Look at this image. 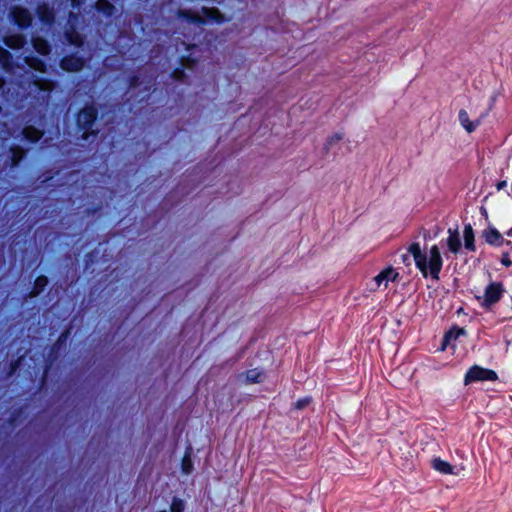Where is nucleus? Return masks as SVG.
<instances>
[{"label": "nucleus", "mask_w": 512, "mask_h": 512, "mask_svg": "<svg viewBox=\"0 0 512 512\" xmlns=\"http://www.w3.org/2000/svg\"><path fill=\"white\" fill-rule=\"evenodd\" d=\"M197 65V59L191 57L190 55H183L179 57V65L175 67L171 73L170 77L180 83H184L187 80V75L185 73V69H194Z\"/></svg>", "instance_id": "obj_8"}, {"label": "nucleus", "mask_w": 512, "mask_h": 512, "mask_svg": "<svg viewBox=\"0 0 512 512\" xmlns=\"http://www.w3.org/2000/svg\"><path fill=\"white\" fill-rule=\"evenodd\" d=\"M447 246L450 252L457 254L461 249V240L457 230H448Z\"/></svg>", "instance_id": "obj_23"}, {"label": "nucleus", "mask_w": 512, "mask_h": 512, "mask_svg": "<svg viewBox=\"0 0 512 512\" xmlns=\"http://www.w3.org/2000/svg\"><path fill=\"white\" fill-rule=\"evenodd\" d=\"M33 49L41 56H48L52 51L50 42L41 36H33L31 39Z\"/></svg>", "instance_id": "obj_18"}, {"label": "nucleus", "mask_w": 512, "mask_h": 512, "mask_svg": "<svg viewBox=\"0 0 512 512\" xmlns=\"http://www.w3.org/2000/svg\"><path fill=\"white\" fill-rule=\"evenodd\" d=\"M11 62H12L11 53L7 49L0 46V64L3 67H7V66L11 65Z\"/></svg>", "instance_id": "obj_30"}, {"label": "nucleus", "mask_w": 512, "mask_h": 512, "mask_svg": "<svg viewBox=\"0 0 512 512\" xmlns=\"http://www.w3.org/2000/svg\"><path fill=\"white\" fill-rule=\"evenodd\" d=\"M467 334L466 330L463 327H459L458 325H453L451 328L445 332L441 349L445 350L447 346L452 345L455 346L453 342H455L460 336H465Z\"/></svg>", "instance_id": "obj_12"}, {"label": "nucleus", "mask_w": 512, "mask_h": 512, "mask_svg": "<svg viewBox=\"0 0 512 512\" xmlns=\"http://www.w3.org/2000/svg\"><path fill=\"white\" fill-rule=\"evenodd\" d=\"M84 0H70V5L74 9H78L83 4Z\"/></svg>", "instance_id": "obj_38"}, {"label": "nucleus", "mask_w": 512, "mask_h": 512, "mask_svg": "<svg viewBox=\"0 0 512 512\" xmlns=\"http://www.w3.org/2000/svg\"><path fill=\"white\" fill-rule=\"evenodd\" d=\"M402 261L405 264H409V255L408 254H403L402 255Z\"/></svg>", "instance_id": "obj_40"}, {"label": "nucleus", "mask_w": 512, "mask_h": 512, "mask_svg": "<svg viewBox=\"0 0 512 512\" xmlns=\"http://www.w3.org/2000/svg\"><path fill=\"white\" fill-rule=\"evenodd\" d=\"M19 363H20L19 359L11 361L10 366H9V373H8L9 376L12 375L17 370V368L19 367Z\"/></svg>", "instance_id": "obj_37"}, {"label": "nucleus", "mask_w": 512, "mask_h": 512, "mask_svg": "<svg viewBox=\"0 0 512 512\" xmlns=\"http://www.w3.org/2000/svg\"><path fill=\"white\" fill-rule=\"evenodd\" d=\"M497 379L498 375L494 370L479 365H473L465 373L464 384L468 385L480 381H496Z\"/></svg>", "instance_id": "obj_6"}, {"label": "nucleus", "mask_w": 512, "mask_h": 512, "mask_svg": "<svg viewBox=\"0 0 512 512\" xmlns=\"http://www.w3.org/2000/svg\"><path fill=\"white\" fill-rule=\"evenodd\" d=\"M141 84L140 76L137 74H132L127 79V86L128 89H135L139 87Z\"/></svg>", "instance_id": "obj_33"}, {"label": "nucleus", "mask_w": 512, "mask_h": 512, "mask_svg": "<svg viewBox=\"0 0 512 512\" xmlns=\"http://www.w3.org/2000/svg\"><path fill=\"white\" fill-rule=\"evenodd\" d=\"M9 17L20 30L28 29L33 22V16L30 11L20 5H14L10 8Z\"/></svg>", "instance_id": "obj_7"}, {"label": "nucleus", "mask_w": 512, "mask_h": 512, "mask_svg": "<svg viewBox=\"0 0 512 512\" xmlns=\"http://www.w3.org/2000/svg\"><path fill=\"white\" fill-rule=\"evenodd\" d=\"M481 238L485 241L486 244L492 247H500L504 244L511 246L512 244L510 240H505L503 235L494 226L491 225L482 231Z\"/></svg>", "instance_id": "obj_10"}, {"label": "nucleus", "mask_w": 512, "mask_h": 512, "mask_svg": "<svg viewBox=\"0 0 512 512\" xmlns=\"http://www.w3.org/2000/svg\"><path fill=\"white\" fill-rule=\"evenodd\" d=\"M428 238H430L429 233H425V234H424V239H428Z\"/></svg>", "instance_id": "obj_43"}, {"label": "nucleus", "mask_w": 512, "mask_h": 512, "mask_svg": "<svg viewBox=\"0 0 512 512\" xmlns=\"http://www.w3.org/2000/svg\"><path fill=\"white\" fill-rule=\"evenodd\" d=\"M407 252L413 257L416 268L424 278L431 277L435 281L440 279L443 259L437 245L431 246L429 256L421 249L418 242L410 244Z\"/></svg>", "instance_id": "obj_1"}, {"label": "nucleus", "mask_w": 512, "mask_h": 512, "mask_svg": "<svg viewBox=\"0 0 512 512\" xmlns=\"http://www.w3.org/2000/svg\"><path fill=\"white\" fill-rule=\"evenodd\" d=\"M35 85L39 90L42 91H50L52 87L51 81L45 78H39L35 80Z\"/></svg>", "instance_id": "obj_32"}, {"label": "nucleus", "mask_w": 512, "mask_h": 512, "mask_svg": "<svg viewBox=\"0 0 512 512\" xmlns=\"http://www.w3.org/2000/svg\"><path fill=\"white\" fill-rule=\"evenodd\" d=\"M95 9L107 18L112 17L116 13L115 5L109 0H96Z\"/></svg>", "instance_id": "obj_21"}, {"label": "nucleus", "mask_w": 512, "mask_h": 512, "mask_svg": "<svg viewBox=\"0 0 512 512\" xmlns=\"http://www.w3.org/2000/svg\"><path fill=\"white\" fill-rule=\"evenodd\" d=\"M71 334V328H65L55 342L50 346L47 355L44 359V367L41 377L39 379V390H44L47 387L48 377L54 364L59 360L62 353L66 350L68 339Z\"/></svg>", "instance_id": "obj_3"}, {"label": "nucleus", "mask_w": 512, "mask_h": 512, "mask_svg": "<svg viewBox=\"0 0 512 512\" xmlns=\"http://www.w3.org/2000/svg\"><path fill=\"white\" fill-rule=\"evenodd\" d=\"M486 116L485 114H482L478 119L471 121L469 119L468 112L465 109H460L458 113V120L461 124V126L468 132L472 133L474 132L477 127L481 124V120L483 117Z\"/></svg>", "instance_id": "obj_15"}, {"label": "nucleus", "mask_w": 512, "mask_h": 512, "mask_svg": "<svg viewBox=\"0 0 512 512\" xmlns=\"http://www.w3.org/2000/svg\"><path fill=\"white\" fill-rule=\"evenodd\" d=\"M181 471L183 474L189 475L193 471V463L188 451L181 460Z\"/></svg>", "instance_id": "obj_28"}, {"label": "nucleus", "mask_w": 512, "mask_h": 512, "mask_svg": "<svg viewBox=\"0 0 512 512\" xmlns=\"http://www.w3.org/2000/svg\"><path fill=\"white\" fill-rule=\"evenodd\" d=\"M3 43L10 49H22L27 43L26 36L22 33H13L3 37Z\"/></svg>", "instance_id": "obj_17"}, {"label": "nucleus", "mask_w": 512, "mask_h": 512, "mask_svg": "<svg viewBox=\"0 0 512 512\" xmlns=\"http://www.w3.org/2000/svg\"><path fill=\"white\" fill-rule=\"evenodd\" d=\"M99 117V110L94 103H86L75 115V124L80 138L84 141L95 139L99 134L96 123Z\"/></svg>", "instance_id": "obj_2"}, {"label": "nucleus", "mask_w": 512, "mask_h": 512, "mask_svg": "<svg viewBox=\"0 0 512 512\" xmlns=\"http://www.w3.org/2000/svg\"><path fill=\"white\" fill-rule=\"evenodd\" d=\"M508 237H512V227L505 233Z\"/></svg>", "instance_id": "obj_42"}, {"label": "nucleus", "mask_w": 512, "mask_h": 512, "mask_svg": "<svg viewBox=\"0 0 512 512\" xmlns=\"http://www.w3.org/2000/svg\"><path fill=\"white\" fill-rule=\"evenodd\" d=\"M24 417H25V407L24 406L17 407L15 409H13V411L10 413V415L7 419V423L11 428H16L23 421Z\"/></svg>", "instance_id": "obj_25"}, {"label": "nucleus", "mask_w": 512, "mask_h": 512, "mask_svg": "<svg viewBox=\"0 0 512 512\" xmlns=\"http://www.w3.org/2000/svg\"><path fill=\"white\" fill-rule=\"evenodd\" d=\"M86 65V59L77 53H69L64 55L60 61V68L69 73L80 72Z\"/></svg>", "instance_id": "obj_9"}, {"label": "nucleus", "mask_w": 512, "mask_h": 512, "mask_svg": "<svg viewBox=\"0 0 512 512\" xmlns=\"http://www.w3.org/2000/svg\"><path fill=\"white\" fill-rule=\"evenodd\" d=\"M399 276V273L391 266L383 269L378 275L374 277V281L377 287L384 285L385 288L388 287L389 282L395 281Z\"/></svg>", "instance_id": "obj_16"}, {"label": "nucleus", "mask_w": 512, "mask_h": 512, "mask_svg": "<svg viewBox=\"0 0 512 512\" xmlns=\"http://www.w3.org/2000/svg\"><path fill=\"white\" fill-rule=\"evenodd\" d=\"M22 137L29 143L35 144L43 137V131L33 125H26L21 131Z\"/></svg>", "instance_id": "obj_20"}, {"label": "nucleus", "mask_w": 512, "mask_h": 512, "mask_svg": "<svg viewBox=\"0 0 512 512\" xmlns=\"http://www.w3.org/2000/svg\"><path fill=\"white\" fill-rule=\"evenodd\" d=\"M506 186H507V181L501 180V181L497 182L496 189H497V191H500V190L506 188Z\"/></svg>", "instance_id": "obj_39"}, {"label": "nucleus", "mask_w": 512, "mask_h": 512, "mask_svg": "<svg viewBox=\"0 0 512 512\" xmlns=\"http://www.w3.org/2000/svg\"><path fill=\"white\" fill-rule=\"evenodd\" d=\"M464 247L468 251H476L475 235L471 224H465L463 230Z\"/></svg>", "instance_id": "obj_22"}, {"label": "nucleus", "mask_w": 512, "mask_h": 512, "mask_svg": "<svg viewBox=\"0 0 512 512\" xmlns=\"http://www.w3.org/2000/svg\"><path fill=\"white\" fill-rule=\"evenodd\" d=\"M25 62L30 68L38 72L43 73L46 71L45 61L37 56H27L25 57Z\"/></svg>", "instance_id": "obj_27"}, {"label": "nucleus", "mask_w": 512, "mask_h": 512, "mask_svg": "<svg viewBox=\"0 0 512 512\" xmlns=\"http://www.w3.org/2000/svg\"><path fill=\"white\" fill-rule=\"evenodd\" d=\"M64 38L67 43L75 48H82L85 43L84 36L79 33L75 26L69 25L64 30Z\"/></svg>", "instance_id": "obj_13"}, {"label": "nucleus", "mask_w": 512, "mask_h": 512, "mask_svg": "<svg viewBox=\"0 0 512 512\" xmlns=\"http://www.w3.org/2000/svg\"><path fill=\"white\" fill-rule=\"evenodd\" d=\"M4 85H5V80L2 76H0V91L3 90Z\"/></svg>", "instance_id": "obj_41"}, {"label": "nucleus", "mask_w": 512, "mask_h": 512, "mask_svg": "<svg viewBox=\"0 0 512 512\" xmlns=\"http://www.w3.org/2000/svg\"><path fill=\"white\" fill-rule=\"evenodd\" d=\"M49 284V279L46 275H39L35 278L31 290L26 295L27 298L33 299L38 297Z\"/></svg>", "instance_id": "obj_19"}, {"label": "nucleus", "mask_w": 512, "mask_h": 512, "mask_svg": "<svg viewBox=\"0 0 512 512\" xmlns=\"http://www.w3.org/2000/svg\"><path fill=\"white\" fill-rule=\"evenodd\" d=\"M246 382L249 384H258L264 381L265 373L257 368L249 369L245 373Z\"/></svg>", "instance_id": "obj_26"}, {"label": "nucleus", "mask_w": 512, "mask_h": 512, "mask_svg": "<svg viewBox=\"0 0 512 512\" xmlns=\"http://www.w3.org/2000/svg\"><path fill=\"white\" fill-rule=\"evenodd\" d=\"M185 503L181 498L173 497L170 504V512H184Z\"/></svg>", "instance_id": "obj_31"}, {"label": "nucleus", "mask_w": 512, "mask_h": 512, "mask_svg": "<svg viewBox=\"0 0 512 512\" xmlns=\"http://www.w3.org/2000/svg\"><path fill=\"white\" fill-rule=\"evenodd\" d=\"M96 258V252L90 251L85 255V269H88L89 265L94 261Z\"/></svg>", "instance_id": "obj_36"}, {"label": "nucleus", "mask_w": 512, "mask_h": 512, "mask_svg": "<svg viewBox=\"0 0 512 512\" xmlns=\"http://www.w3.org/2000/svg\"><path fill=\"white\" fill-rule=\"evenodd\" d=\"M9 161L8 166L10 168H17L23 159L26 157L27 150L20 145L13 144L9 147Z\"/></svg>", "instance_id": "obj_14"}, {"label": "nucleus", "mask_w": 512, "mask_h": 512, "mask_svg": "<svg viewBox=\"0 0 512 512\" xmlns=\"http://www.w3.org/2000/svg\"><path fill=\"white\" fill-rule=\"evenodd\" d=\"M311 401H312L311 397H303V398L298 399L293 404V407L296 410H302V409L306 408L310 404Z\"/></svg>", "instance_id": "obj_34"}, {"label": "nucleus", "mask_w": 512, "mask_h": 512, "mask_svg": "<svg viewBox=\"0 0 512 512\" xmlns=\"http://www.w3.org/2000/svg\"><path fill=\"white\" fill-rule=\"evenodd\" d=\"M202 15L197 13H192L190 11H185L183 13L184 17L189 19L191 22L198 25H205L208 23H217L221 24L226 21L224 14L220 12L218 8L215 7H203L201 9Z\"/></svg>", "instance_id": "obj_5"}, {"label": "nucleus", "mask_w": 512, "mask_h": 512, "mask_svg": "<svg viewBox=\"0 0 512 512\" xmlns=\"http://www.w3.org/2000/svg\"><path fill=\"white\" fill-rule=\"evenodd\" d=\"M36 14L39 21L44 24L51 26L55 22V12L54 9L45 2H42L36 7Z\"/></svg>", "instance_id": "obj_11"}, {"label": "nucleus", "mask_w": 512, "mask_h": 512, "mask_svg": "<svg viewBox=\"0 0 512 512\" xmlns=\"http://www.w3.org/2000/svg\"><path fill=\"white\" fill-rule=\"evenodd\" d=\"M432 468L444 475L454 474V467L449 462L439 457L432 460Z\"/></svg>", "instance_id": "obj_24"}, {"label": "nucleus", "mask_w": 512, "mask_h": 512, "mask_svg": "<svg viewBox=\"0 0 512 512\" xmlns=\"http://www.w3.org/2000/svg\"><path fill=\"white\" fill-rule=\"evenodd\" d=\"M506 293L504 283L502 281H490L484 288L483 295L475 296L480 307L487 312L493 310Z\"/></svg>", "instance_id": "obj_4"}, {"label": "nucleus", "mask_w": 512, "mask_h": 512, "mask_svg": "<svg viewBox=\"0 0 512 512\" xmlns=\"http://www.w3.org/2000/svg\"><path fill=\"white\" fill-rule=\"evenodd\" d=\"M500 262L503 266L505 267H510L512 266V261L510 259V254L509 252H503L502 255H501V259H500Z\"/></svg>", "instance_id": "obj_35"}, {"label": "nucleus", "mask_w": 512, "mask_h": 512, "mask_svg": "<svg viewBox=\"0 0 512 512\" xmlns=\"http://www.w3.org/2000/svg\"><path fill=\"white\" fill-rule=\"evenodd\" d=\"M342 139H343V134L339 133V132H336L333 135L329 136L326 139V142H325L324 147H323L324 153H328L329 150L331 149V147L334 144H336L337 142L341 141Z\"/></svg>", "instance_id": "obj_29"}]
</instances>
